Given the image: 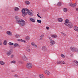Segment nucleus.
Returning <instances> with one entry per match:
<instances>
[{"label":"nucleus","mask_w":78,"mask_h":78,"mask_svg":"<svg viewBox=\"0 0 78 78\" xmlns=\"http://www.w3.org/2000/svg\"><path fill=\"white\" fill-rule=\"evenodd\" d=\"M21 12L22 13V16L24 17H25L27 15V13L30 16H33V14L27 8L22 9Z\"/></svg>","instance_id":"f257e3e1"},{"label":"nucleus","mask_w":78,"mask_h":78,"mask_svg":"<svg viewBox=\"0 0 78 78\" xmlns=\"http://www.w3.org/2000/svg\"><path fill=\"white\" fill-rule=\"evenodd\" d=\"M15 19L16 20V23L20 24V25L21 27H23V26H25L26 25L25 21L20 19L19 17L17 16H16Z\"/></svg>","instance_id":"f03ea898"},{"label":"nucleus","mask_w":78,"mask_h":78,"mask_svg":"<svg viewBox=\"0 0 78 78\" xmlns=\"http://www.w3.org/2000/svg\"><path fill=\"white\" fill-rule=\"evenodd\" d=\"M49 39H50V45H54L55 44V41L54 40H52L51 39V38L50 37H48Z\"/></svg>","instance_id":"7ed1b4c3"},{"label":"nucleus","mask_w":78,"mask_h":78,"mask_svg":"<svg viewBox=\"0 0 78 78\" xmlns=\"http://www.w3.org/2000/svg\"><path fill=\"white\" fill-rule=\"evenodd\" d=\"M33 67L32 64L30 63H28L27 65V69H31Z\"/></svg>","instance_id":"20e7f679"},{"label":"nucleus","mask_w":78,"mask_h":78,"mask_svg":"<svg viewBox=\"0 0 78 78\" xmlns=\"http://www.w3.org/2000/svg\"><path fill=\"white\" fill-rule=\"evenodd\" d=\"M66 26H68L70 28H72L73 27V24L72 23L69 22Z\"/></svg>","instance_id":"39448f33"},{"label":"nucleus","mask_w":78,"mask_h":78,"mask_svg":"<svg viewBox=\"0 0 78 78\" xmlns=\"http://www.w3.org/2000/svg\"><path fill=\"white\" fill-rule=\"evenodd\" d=\"M70 50L73 52H76V48H75L74 47H71Z\"/></svg>","instance_id":"423d86ee"},{"label":"nucleus","mask_w":78,"mask_h":78,"mask_svg":"<svg viewBox=\"0 0 78 78\" xmlns=\"http://www.w3.org/2000/svg\"><path fill=\"white\" fill-rule=\"evenodd\" d=\"M11 54V50L7 51H6V55H7V56H10Z\"/></svg>","instance_id":"0eeeda50"},{"label":"nucleus","mask_w":78,"mask_h":78,"mask_svg":"<svg viewBox=\"0 0 78 78\" xmlns=\"http://www.w3.org/2000/svg\"><path fill=\"white\" fill-rule=\"evenodd\" d=\"M69 5L71 7H75L76 5V3H70Z\"/></svg>","instance_id":"6e6552de"},{"label":"nucleus","mask_w":78,"mask_h":78,"mask_svg":"<svg viewBox=\"0 0 78 78\" xmlns=\"http://www.w3.org/2000/svg\"><path fill=\"white\" fill-rule=\"evenodd\" d=\"M23 59L24 61H27L28 60V58L25 55H24L23 57Z\"/></svg>","instance_id":"1a4fd4ad"},{"label":"nucleus","mask_w":78,"mask_h":78,"mask_svg":"<svg viewBox=\"0 0 78 78\" xmlns=\"http://www.w3.org/2000/svg\"><path fill=\"white\" fill-rule=\"evenodd\" d=\"M69 23V20L68 19H66L65 20V23L64 24H65V25H67Z\"/></svg>","instance_id":"9d476101"},{"label":"nucleus","mask_w":78,"mask_h":78,"mask_svg":"<svg viewBox=\"0 0 78 78\" xmlns=\"http://www.w3.org/2000/svg\"><path fill=\"white\" fill-rule=\"evenodd\" d=\"M6 33L9 36H12V32L10 31H8L6 32Z\"/></svg>","instance_id":"9b49d317"},{"label":"nucleus","mask_w":78,"mask_h":78,"mask_svg":"<svg viewBox=\"0 0 78 78\" xmlns=\"http://www.w3.org/2000/svg\"><path fill=\"white\" fill-rule=\"evenodd\" d=\"M42 50L43 51H47V48L45 46H44L42 47Z\"/></svg>","instance_id":"f8f14e48"},{"label":"nucleus","mask_w":78,"mask_h":78,"mask_svg":"<svg viewBox=\"0 0 78 78\" xmlns=\"http://www.w3.org/2000/svg\"><path fill=\"white\" fill-rule=\"evenodd\" d=\"M26 50L28 52H30V51H31V49H30V48L29 47H27L26 48Z\"/></svg>","instance_id":"ddd939ff"},{"label":"nucleus","mask_w":78,"mask_h":78,"mask_svg":"<svg viewBox=\"0 0 78 78\" xmlns=\"http://www.w3.org/2000/svg\"><path fill=\"white\" fill-rule=\"evenodd\" d=\"M44 73L47 75H50V73L47 70L45 71Z\"/></svg>","instance_id":"4468645a"},{"label":"nucleus","mask_w":78,"mask_h":78,"mask_svg":"<svg viewBox=\"0 0 78 78\" xmlns=\"http://www.w3.org/2000/svg\"><path fill=\"white\" fill-rule=\"evenodd\" d=\"M74 29L76 31H78V27H77L74 26Z\"/></svg>","instance_id":"2eb2a0df"},{"label":"nucleus","mask_w":78,"mask_h":78,"mask_svg":"<svg viewBox=\"0 0 78 78\" xmlns=\"http://www.w3.org/2000/svg\"><path fill=\"white\" fill-rule=\"evenodd\" d=\"M58 6H61L62 5V3L61 2H59L57 4Z\"/></svg>","instance_id":"dca6fc26"},{"label":"nucleus","mask_w":78,"mask_h":78,"mask_svg":"<svg viewBox=\"0 0 78 78\" xmlns=\"http://www.w3.org/2000/svg\"><path fill=\"white\" fill-rule=\"evenodd\" d=\"M58 22H62L63 21V20H62V18H58Z\"/></svg>","instance_id":"f3484780"},{"label":"nucleus","mask_w":78,"mask_h":78,"mask_svg":"<svg viewBox=\"0 0 78 78\" xmlns=\"http://www.w3.org/2000/svg\"><path fill=\"white\" fill-rule=\"evenodd\" d=\"M0 64L1 65H3L5 64V62H4L3 61H0Z\"/></svg>","instance_id":"a211bd4d"},{"label":"nucleus","mask_w":78,"mask_h":78,"mask_svg":"<svg viewBox=\"0 0 78 78\" xmlns=\"http://www.w3.org/2000/svg\"><path fill=\"white\" fill-rule=\"evenodd\" d=\"M15 36L16 38H18L19 37H20V35L19 34H16L15 35Z\"/></svg>","instance_id":"6ab92c4d"},{"label":"nucleus","mask_w":78,"mask_h":78,"mask_svg":"<svg viewBox=\"0 0 78 78\" xmlns=\"http://www.w3.org/2000/svg\"><path fill=\"white\" fill-rule=\"evenodd\" d=\"M39 76L40 78H44V76L42 74H40Z\"/></svg>","instance_id":"aec40b11"},{"label":"nucleus","mask_w":78,"mask_h":78,"mask_svg":"<svg viewBox=\"0 0 78 78\" xmlns=\"http://www.w3.org/2000/svg\"><path fill=\"white\" fill-rule=\"evenodd\" d=\"M31 45L33 46H34V47H37V45L35 44L34 43V42L31 43Z\"/></svg>","instance_id":"412c9836"},{"label":"nucleus","mask_w":78,"mask_h":78,"mask_svg":"<svg viewBox=\"0 0 78 78\" xmlns=\"http://www.w3.org/2000/svg\"><path fill=\"white\" fill-rule=\"evenodd\" d=\"M30 21H31L33 22H35V20L34 18H31L30 19Z\"/></svg>","instance_id":"4be33fe9"},{"label":"nucleus","mask_w":78,"mask_h":78,"mask_svg":"<svg viewBox=\"0 0 78 78\" xmlns=\"http://www.w3.org/2000/svg\"><path fill=\"white\" fill-rule=\"evenodd\" d=\"M25 3L26 4V5H30V2H29V1H26L25 2Z\"/></svg>","instance_id":"5701e85b"},{"label":"nucleus","mask_w":78,"mask_h":78,"mask_svg":"<svg viewBox=\"0 0 78 78\" xmlns=\"http://www.w3.org/2000/svg\"><path fill=\"white\" fill-rule=\"evenodd\" d=\"M25 39L26 41H28L30 40V37L29 36H27L26 37Z\"/></svg>","instance_id":"b1692460"},{"label":"nucleus","mask_w":78,"mask_h":78,"mask_svg":"<svg viewBox=\"0 0 78 78\" xmlns=\"http://www.w3.org/2000/svg\"><path fill=\"white\" fill-rule=\"evenodd\" d=\"M67 9L66 8H64L63 9V11L65 12H67Z\"/></svg>","instance_id":"393cba45"},{"label":"nucleus","mask_w":78,"mask_h":78,"mask_svg":"<svg viewBox=\"0 0 78 78\" xmlns=\"http://www.w3.org/2000/svg\"><path fill=\"white\" fill-rule=\"evenodd\" d=\"M40 37L41 38L40 39V41H42V39H43L44 37V35H41Z\"/></svg>","instance_id":"a878e982"},{"label":"nucleus","mask_w":78,"mask_h":78,"mask_svg":"<svg viewBox=\"0 0 78 78\" xmlns=\"http://www.w3.org/2000/svg\"><path fill=\"white\" fill-rule=\"evenodd\" d=\"M51 37H54V38H56L57 37V35L55 34V35H51Z\"/></svg>","instance_id":"bb28decb"},{"label":"nucleus","mask_w":78,"mask_h":78,"mask_svg":"<svg viewBox=\"0 0 78 78\" xmlns=\"http://www.w3.org/2000/svg\"><path fill=\"white\" fill-rule=\"evenodd\" d=\"M14 10L15 11H19V8L18 7H15V8Z\"/></svg>","instance_id":"cd10ccee"},{"label":"nucleus","mask_w":78,"mask_h":78,"mask_svg":"<svg viewBox=\"0 0 78 78\" xmlns=\"http://www.w3.org/2000/svg\"><path fill=\"white\" fill-rule=\"evenodd\" d=\"M3 44L4 45H6L7 44V41H4L3 43Z\"/></svg>","instance_id":"c85d7f7f"},{"label":"nucleus","mask_w":78,"mask_h":78,"mask_svg":"<svg viewBox=\"0 0 78 78\" xmlns=\"http://www.w3.org/2000/svg\"><path fill=\"white\" fill-rule=\"evenodd\" d=\"M60 64H65V62L64 61H60Z\"/></svg>","instance_id":"c756f323"},{"label":"nucleus","mask_w":78,"mask_h":78,"mask_svg":"<svg viewBox=\"0 0 78 78\" xmlns=\"http://www.w3.org/2000/svg\"><path fill=\"white\" fill-rule=\"evenodd\" d=\"M19 44H18L17 43H15L14 44V47H18V46H19Z\"/></svg>","instance_id":"7c9ffc66"},{"label":"nucleus","mask_w":78,"mask_h":78,"mask_svg":"<svg viewBox=\"0 0 78 78\" xmlns=\"http://www.w3.org/2000/svg\"><path fill=\"white\" fill-rule=\"evenodd\" d=\"M9 44L10 45H14V43H13L9 42Z\"/></svg>","instance_id":"2f4dec72"},{"label":"nucleus","mask_w":78,"mask_h":78,"mask_svg":"<svg viewBox=\"0 0 78 78\" xmlns=\"http://www.w3.org/2000/svg\"><path fill=\"white\" fill-rule=\"evenodd\" d=\"M74 62L75 63V64H77V66H78V61L76 60H74Z\"/></svg>","instance_id":"473e14b6"},{"label":"nucleus","mask_w":78,"mask_h":78,"mask_svg":"<svg viewBox=\"0 0 78 78\" xmlns=\"http://www.w3.org/2000/svg\"><path fill=\"white\" fill-rule=\"evenodd\" d=\"M56 64H60V61H57L56 62Z\"/></svg>","instance_id":"72a5a7b5"},{"label":"nucleus","mask_w":78,"mask_h":78,"mask_svg":"<svg viewBox=\"0 0 78 78\" xmlns=\"http://www.w3.org/2000/svg\"><path fill=\"white\" fill-rule=\"evenodd\" d=\"M18 62L19 63V64H23V61H18Z\"/></svg>","instance_id":"f704fd0d"},{"label":"nucleus","mask_w":78,"mask_h":78,"mask_svg":"<svg viewBox=\"0 0 78 78\" xmlns=\"http://www.w3.org/2000/svg\"><path fill=\"white\" fill-rule=\"evenodd\" d=\"M37 22L38 23H41V20H37Z\"/></svg>","instance_id":"c9c22d12"},{"label":"nucleus","mask_w":78,"mask_h":78,"mask_svg":"<svg viewBox=\"0 0 78 78\" xmlns=\"http://www.w3.org/2000/svg\"><path fill=\"white\" fill-rule=\"evenodd\" d=\"M14 77H19V75L17 74H15L14 75Z\"/></svg>","instance_id":"e433bc0d"},{"label":"nucleus","mask_w":78,"mask_h":78,"mask_svg":"<svg viewBox=\"0 0 78 78\" xmlns=\"http://www.w3.org/2000/svg\"><path fill=\"white\" fill-rule=\"evenodd\" d=\"M11 63H13V64H15V63H16V61H12L11 62Z\"/></svg>","instance_id":"4c0bfd02"},{"label":"nucleus","mask_w":78,"mask_h":78,"mask_svg":"<svg viewBox=\"0 0 78 78\" xmlns=\"http://www.w3.org/2000/svg\"><path fill=\"white\" fill-rule=\"evenodd\" d=\"M21 42H24L25 43H26V42H27V41H26L23 40H22Z\"/></svg>","instance_id":"58836bf2"},{"label":"nucleus","mask_w":78,"mask_h":78,"mask_svg":"<svg viewBox=\"0 0 78 78\" xmlns=\"http://www.w3.org/2000/svg\"><path fill=\"white\" fill-rule=\"evenodd\" d=\"M61 56L62 58H65V56L63 54H61Z\"/></svg>","instance_id":"ea45409f"},{"label":"nucleus","mask_w":78,"mask_h":78,"mask_svg":"<svg viewBox=\"0 0 78 78\" xmlns=\"http://www.w3.org/2000/svg\"><path fill=\"white\" fill-rule=\"evenodd\" d=\"M14 55H12L11 56V58H14Z\"/></svg>","instance_id":"a19ab883"},{"label":"nucleus","mask_w":78,"mask_h":78,"mask_svg":"<svg viewBox=\"0 0 78 78\" xmlns=\"http://www.w3.org/2000/svg\"><path fill=\"white\" fill-rule=\"evenodd\" d=\"M46 30H48L50 29V28H49V27H46Z\"/></svg>","instance_id":"79ce46f5"},{"label":"nucleus","mask_w":78,"mask_h":78,"mask_svg":"<svg viewBox=\"0 0 78 78\" xmlns=\"http://www.w3.org/2000/svg\"><path fill=\"white\" fill-rule=\"evenodd\" d=\"M37 16H38V17L40 18H42L40 16H39V14H37Z\"/></svg>","instance_id":"37998d69"},{"label":"nucleus","mask_w":78,"mask_h":78,"mask_svg":"<svg viewBox=\"0 0 78 78\" xmlns=\"http://www.w3.org/2000/svg\"><path fill=\"white\" fill-rule=\"evenodd\" d=\"M76 51L77 52V53H78V48H76Z\"/></svg>","instance_id":"c03bdc74"},{"label":"nucleus","mask_w":78,"mask_h":78,"mask_svg":"<svg viewBox=\"0 0 78 78\" xmlns=\"http://www.w3.org/2000/svg\"><path fill=\"white\" fill-rule=\"evenodd\" d=\"M3 44V43H2V42L0 41V45H2Z\"/></svg>","instance_id":"a18cd8bd"},{"label":"nucleus","mask_w":78,"mask_h":78,"mask_svg":"<svg viewBox=\"0 0 78 78\" xmlns=\"http://www.w3.org/2000/svg\"><path fill=\"white\" fill-rule=\"evenodd\" d=\"M2 28H3L2 27L0 26V30H2Z\"/></svg>","instance_id":"49530a36"},{"label":"nucleus","mask_w":78,"mask_h":78,"mask_svg":"<svg viewBox=\"0 0 78 78\" xmlns=\"http://www.w3.org/2000/svg\"><path fill=\"white\" fill-rule=\"evenodd\" d=\"M17 41H22V40H21V39H18Z\"/></svg>","instance_id":"de8ad7c7"},{"label":"nucleus","mask_w":78,"mask_h":78,"mask_svg":"<svg viewBox=\"0 0 78 78\" xmlns=\"http://www.w3.org/2000/svg\"><path fill=\"white\" fill-rule=\"evenodd\" d=\"M63 36H66V34H65L64 33H63Z\"/></svg>","instance_id":"09e8293b"},{"label":"nucleus","mask_w":78,"mask_h":78,"mask_svg":"<svg viewBox=\"0 0 78 78\" xmlns=\"http://www.w3.org/2000/svg\"><path fill=\"white\" fill-rule=\"evenodd\" d=\"M76 10L77 11H78V8H76Z\"/></svg>","instance_id":"8fccbe9b"},{"label":"nucleus","mask_w":78,"mask_h":78,"mask_svg":"<svg viewBox=\"0 0 78 78\" xmlns=\"http://www.w3.org/2000/svg\"><path fill=\"white\" fill-rule=\"evenodd\" d=\"M73 55L72 54V55H70V56H71V57H73Z\"/></svg>","instance_id":"3c124183"},{"label":"nucleus","mask_w":78,"mask_h":78,"mask_svg":"<svg viewBox=\"0 0 78 78\" xmlns=\"http://www.w3.org/2000/svg\"><path fill=\"white\" fill-rule=\"evenodd\" d=\"M61 34H62L63 35V34H64V33H63L62 32H61Z\"/></svg>","instance_id":"603ef678"},{"label":"nucleus","mask_w":78,"mask_h":78,"mask_svg":"<svg viewBox=\"0 0 78 78\" xmlns=\"http://www.w3.org/2000/svg\"><path fill=\"white\" fill-rule=\"evenodd\" d=\"M33 76H34V77H36V75H34Z\"/></svg>","instance_id":"864d4df0"},{"label":"nucleus","mask_w":78,"mask_h":78,"mask_svg":"<svg viewBox=\"0 0 78 78\" xmlns=\"http://www.w3.org/2000/svg\"><path fill=\"white\" fill-rule=\"evenodd\" d=\"M2 40L1 39H0V42H2Z\"/></svg>","instance_id":"5fc2aeb1"},{"label":"nucleus","mask_w":78,"mask_h":78,"mask_svg":"<svg viewBox=\"0 0 78 78\" xmlns=\"http://www.w3.org/2000/svg\"><path fill=\"white\" fill-rule=\"evenodd\" d=\"M77 19H78V17H77Z\"/></svg>","instance_id":"6e6d98bb"},{"label":"nucleus","mask_w":78,"mask_h":78,"mask_svg":"<svg viewBox=\"0 0 78 78\" xmlns=\"http://www.w3.org/2000/svg\"><path fill=\"white\" fill-rule=\"evenodd\" d=\"M77 37H78V35H77Z\"/></svg>","instance_id":"4d7b16f0"},{"label":"nucleus","mask_w":78,"mask_h":78,"mask_svg":"<svg viewBox=\"0 0 78 78\" xmlns=\"http://www.w3.org/2000/svg\"><path fill=\"white\" fill-rule=\"evenodd\" d=\"M37 13H38V14H39V12H38Z\"/></svg>","instance_id":"13d9d810"}]
</instances>
